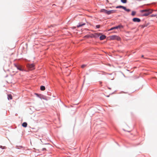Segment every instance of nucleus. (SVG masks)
I'll return each mask as SVG.
<instances>
[{"label":"nucleus","instance_id":"17","mask_svg":"<svg viewBox=\"0 0 157 157\" xmlns=\"http://www.w3.org/2000/svg\"><path fill=\"white\" fill-rule=\"evenodd\" d=\"M136 12L134 11H132V15L133 16H134L136 14Z\"/></svg>","mask_w":157,"mask_h":157},{"label":"nucleus","instance_id":"10","mask_svg":"<svg viewBox=\"0 0 157 157\" xmlns=\"http://www.w3.org/2000/svg\"><path fill=\"white\" fill-rule=\"evenodd\" d=\"M8 100L12 99V96L11 94L8 95Z\"/></svg>","mask_w":157,"mask_h":157},{"label":"nucleus","instance_id":"13","mask_svg":"<svg viewBox=\"0 0 157 157\" xmlns=\"http://www.w3.org/2000/svg\"><path fill=\"white\" fill-rule=\"evenodd\" d=\"M27 124L26 122H24L22 124V126L24 127H26L27 126Z\"/></svg>","mask_w":157,"mask_h":157},{"label":"nucleus","instance_id":"4","mask_svg":"<svg viewBox=\"0 0 157 157\" xmlns=\"http://www.w3.org/2000/svg\"><path fill=\"white\" fill-rule=\"evenodd\" d=\"M35 66L34 63L30 64V71L33 70L35 69Z\"/></svg>","mask_w":157,"mask_h":157},{"label":"nucleus","instance_id":"11","mask_svg":"<svg viewBox=\"0 0 157 157\" xmlns=\"http://www.w3.org/2000/svg\"><path fill=\"white\" fill-rule=\"evenodd\" d=\"M85 25V23L80 24L79 25H77V27L78 28H79V27H81L83 25Z\"/></svg>","mask_w":157,"mask_h":157},{"label":"nucleus","instance_id":"1","mask_svg":"<svg viewBox=\"0 0 157 157\" xmlns=\"http://www.w3.org/2000/svg\"><path fill=\"white\" fill-rule=\"evenodd\" d=\"M115 11L114 10H107L105 9H103L101 10V12H103L108 15L110 14L111 13H114L115 12Z\"/></svg>","mask_w":157,"mask_h":157},{"label":"nucleus","instance_id":"21","mask_svg":"<svg viewBox=\"0 0 157 157\" xmlns=\"http://www.w3.org/2000/svg\"><path fill=\"white\" fill-rule=\"evenodd\" d=\"M35 94L38 97H39V95L38 94L35 93Z\"/></svg>","mask_w":157,"mask_h":157},{"label":"nucleus","instance_id":"5","mask_svg":"<svg viewBox=\"0 0 157 157\" xmlns=\"http://www.w3.org/2000/svg\"><path fill=\"white\" fill-rule=\"evenodd\" d=\"M15 66L18 70L20 71H23V69L22 68L21 66L19 65H17L16 64H15Z\"/></svg>","mask_w":157,"mask_h":157},{"label":"nucleus","instance_id":"15","mask_svg":"<svg viewBox=\"0 0 157 157\" xmlns=\"http://www.w3.org/2000/svg\"><path fill=\"white\" fill-rule=\"evenodd\" d=\"M116 26L111 28L109 30V31L112 30L114 29H117Z\"/></svg>","mask_w":157,"mask_h":157},{"label":"nucleus","instance_id":"25","mask_svg":"<svg viewBox=\"0 0 157 157\" xmlns=\"http://www.w3.org/2000/svg\"><path fill=\"white\" fill-rule=\"evenodd\" d=\"M0 147H2V146H0Z\"/></svg>","mask_w":157,"mask_h":157},{"label":"nucleus","instance_id":"9","mask_svg":"<svg viewBox=\"0 0 157 157\" xmlns=\"http://www.w3.org/2000/svg\"><path fill=\"white\" fill-rule=\"evenodd\" d=\"M105 38H106V36L105 35H102L100 37V40H103L104 39H105Z\"/></svg>","mask_w":157,"mask_h":157},{"label":"nucleus","instance_id":"6","mask_svg":"<svg viewBox=\"0 0 157 157\" xmlns=\"http://www.w3.org/2000/svg\"><path fill=\"white\" fill-rule=\"evenodd\" d=\"M132 21L135 22H140V20L137 18H134L133 19Z\"/></svg>","mask_w":157,"mask_h":157},{"label":"nucleus","instance_id":"23","mask_svg":"<svg viewBox=\"0 0 157 157\" xmlns=\"http://www.w3.org/2000/svg\"><path fill=\"white\" fill-rule=\"evenodd\" d=\"M27 67H29V64L27 65Z\"/></svg>","mask_w":157,"mask_h":157},{"label":"nucleus","instance_id":"12","mask_svg":"<svg viewBox=\"0 0 157 157\" xmlns=\"http://www.w3.org/2000/svg\"><path fill=\"white\" fill-rule=\"evenodd\" d=\"M40 89L41 90L44 91L45 90V87L44 86H40Z\"/></svg>","mask_w":157,"mask_h":157},{"label":"nucleus","instance_id":"7","mask_svg":"<svg viewBox=\"0 0 157 157\" xmlns=\"http://www.w3.org/2000/svg\"><path fill=\"white\" fill-rule=\"evenodd\" d=\"M150 12H146V13L143 14V16H148L150 14L152 13L153 11H150Z\"/></svg>","mask_w":157,"mask_h":157},{"label":"nucleus","instance_id":"8","mask_svg":"<svg viewBox=\"0 0 157 157\" xmlns=\"http://www.w3.org/2000/svg\"><path fill=\"white\" fill-rule=\"evenodd\" d=\"M150 11H153V10H151V9H149V10H141V12H150Z\"/></svg>","mask_w":157,"mask_h":157},{"label":"nucleus","instance_id":"18","mask_svg":"<svg viewBox=\"0 0 157 157\" xmlns=\"http://www.w3.org/2000/svg\"><path fill=\"white\" fill-rule=\"evenodd\" d=\"M100 35V34L99 33H96L95 34V36L96 37L99 36Z\"/></svg>","mask_w":157,"mask_h":157},{"label":"nucleus","instance_id":"3","mask_svg":"<svg viewBox=\"0 0 157 157\" xmlns=\"http://www.w3.org/2000/svg\"><path fill=\"white\" fill-rule=\"evenodd\" d=\"M117 8H121L123 9L125 11H126L127 12H129L130 11V10L129 9H127L124 6H117L116 7Z\"/></svg>","mask_w":157,"mask_h":157},{"label":"nucleus","instance_id":"16","mask_svg":"<svg viewBox=\"0 0 157 157\" xmlns=\"http://www.w3.org/2000/svg\"><path fill=\"white\" fill-rule=\"evenodd\" d=\"M121 1L123 3H125L127 2V0H121Z\"/></svg>","mask_w":157,"mask_h":157},{"label":"nucleus","instance_id":"22","mask_svg":"<svg viewBox=\"0 0 157 157\" xmlns=\"http://www.w3.org/2000/svg\"><path fill=\"white\" fill-rule=\"evenodd\" d=\"M45 150H46V149H45V148H43L42 149V150H43V151H45Z\"/></svg>","mask_w":157,"mask_h":157},{"label":"nucleus","instance_id":"24","mask_svg":"<svg viewBox=\"0 0 157 157\" xmlns=\"http://www.w3.org/2000/svg\"><path fill=\"white\" fill-rule=\"evenodd\" d=\"M144 57V56L143 55H142V57Z\"/></svg>","mask_w":157,"mask_h":157},{"label":"nucleus","instance_id":"19","mask_svg":"<svg viewBox=\"0 0 157 157\" xmlns=\"http://www.w3.org/2000/svg\"><path fill=\"white\" fill-rule=\"evenodd\" d=\"M86 66V65L85 64H83L81 66V67L82 68H83Z\"/></svg>","mask_w":157,"mask_h":157},{"label":"nucleus","instance_id":"20","mask_svg":"<svg viewBox=\"0 0 157 157\" xmlns=\"http://www.w3.org/2000/svg\"><path fill=\"white\" fill-rule=\"evenodd\" d=\"M96 27L97 28H99L100 27V25H96Z\"/></svg>","mask_w":157,"mask_h":157},{"label":"nucleus","instance_id":"14","mask_svg":"<svg viewBox=\"0 0 157 157\" xmlns=\"http://www.w3.org/2000/svg\"><path fill=\"white\" fill-rule=\"evenodd\" d=\"M116 27H117V29H121L122 28H123V26L122 25H119L117 26Z\"/></svg>","mask_w":157,"mask_h":157},{"label":"nucleus","instance_id":"2","mask_svg":"<svg viewBox=\"0 0 157 157\" xmlns=\"http://www.w3.org/2000/svg\"><path fill=\"white\" fill-rule=\"evenodd\" d=\"M109 38L110 39L112 40H119L120 39V37L116 35L111 36H110Z\"/></svg>","mask_w":157,"mask_h":157}]
</instances>
